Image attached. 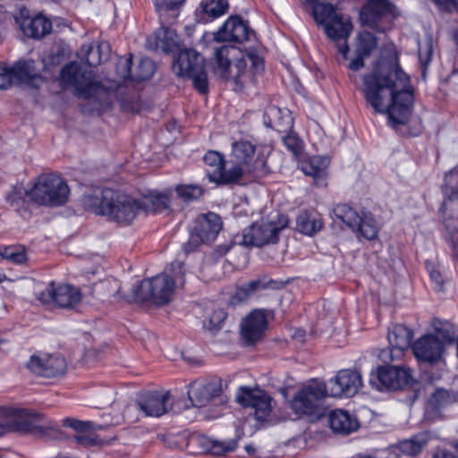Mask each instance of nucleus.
Here are the masks:
<instances>
[{"label":"nucleus","instance_id":"1","mask_svg":"<svg viewBox=\"0 0 458 458\" xmlns=\"http://www.w3.org/2000/svg\"><path fill=\"white\" fill-rule=\"evenodd\" d=\"M363 95L377 113H386L393 125L404 124L411 114L413 94L409 76L396 61L380 62L363 77Z\"/></svg>","mask_w":458,"mask_h":458},{"label":"nucleus","instance_id":"2","mask_svg":"<svg viewBox=\"0 0 458 458\" xmlns=\"http://www.w3.org/2000/svg\"><path fill=\"white\" fill-rule=\"evenodd\" d=\"M184 264L175 260L163 273L143 280L131 288L130 293L123 287L115 293L128 301H150L156 305H165L171 301L175 291L185 284Z\"/></svg>","mask_w":458,"mask_h":458},{"label":"nucleus","instance_id":"3","mask_svg":"<svg viewBox=\"0 0 458 458\" xmlns=\"http://www.w3.org/2000/svg\"><path fill=\"white\" fill-rule=\"evenodd\" d=\"M60 83L64 89H72L77 98L85 100L82 105L84 113L99 114L111 107L109 92L94 81L91 70L76 62L63 67Z\"/></svg>","mask_w":458,"mask_h":458},{"label":"nucleus","instance_id":"4","mask_svg":"<svg viewBox=\"0 0 458 458\" xmlns=\"http://www.w3.org/2000/svg\"><path fill=\"white\" fill-rule=\"evenodd\" d=\"M263 59L256 55H245L239 48L222 46L215 49L212 59L214 73L233 81L237 89L255 82V73L262 70Z\"/></svg>","mask_w":458,"mask_h":458},{"label":"nucleus","instance_id":"5","mask_svg":"<svg viewBox=\"0 0 458 458\" xmlns=\"http://www.w3.org/2000/svg\"><path fill=\"white\" fill-rule=\"evenodd\" d=\"M82 202L86 209L123 225H130L144 207L140 200L108 188L84 195Z\"/></svg>","mask_w":458,"mask_h":458},{"label":"nucleus","instance_id":"6","mask_svg":"<svg viewBox=\"0 0 458 458\" xmlns=\"http://www.w3.org/2000/svg\"><path fill=\"white\" fill-rule=\"evenodd\" d=\"M70 189L66 182L55 174L40 175L27 192L30 200L40 206L58 207L68 200Z\"/></svg>","mask_w":458,"mask_h":458},{"label":"nucleus","instance_id":"7","mask_svg":"<svg viewBox=\"0 0 458 458\" xmlns=\"http://www.w3.org/2000/svg\"><path fill=\"white\" fill-rule=\"evenodd\" d=\"M329 396L326 383L312 380L296 393L291 402L293 411L298 415L319 419L325 414L324 400Z\"/></svg>","mask_w":458,"mask_h":458},{"label":"nucleus","instance_id":"8","mask_svg":"<svg viewBox=\"0 0 458 458\" xmlns=\"http://www.w3.org/2000/svg\"><path fill=\"white\" fill-rule=\"evenodd\" d=\"M172 69L177 76L191 79L195 89L199 93H207L208 81L204 58L196 50L191 48L181 50L173 62Z\"/></svg>","mask_w":458,"mask_h":458},{"label":"nucleus","instance_id":"9","mask_svg":"<svg viewBox=\"0 0 458 458\" xmlns=\"http://www.w3.org/2000/svg\"><path fill=\"white\" fill-rule=\"evenodd\" d=\"M397 15L395 5L389 0H367L360 11V21L363 26L385 32Z\"/></svg>","mask_w":458,"mask_h":458},{"label":"nucleus","instance_id":"10","mask_svg":"<svg viewBox=\"0 0 458 458\" xmlns=\"http://www.w3.org/2000/svg\"><path fill=\"white\" fill-rule=\"evenodd\" d=\"M170 393L151 391L139 396L135 403L129 404L123 416L131 422L139 420L140 412L146 417H160L172 408Z\"/></svg>","mask_w":458,"mask_h":458},{"label":"nucleus","instance_id":"11","mask_svg":"<svg viewBox=\"0 0 458 458\" xmlns=\"http://www.w3.org/2000/svg\"><path fill=\"white\" fill-rule=\"evenodd\" d=\"M288 219L285 216L276 215V219H262L252 224L242 233V243L245 246L261 247L267 244H275L278 241L280 231L286 228Z\"/></svg>","mask_w":458,"mask_h":458},{"label":"nucleus","instance_id":"12","mask_svg":"<svg viewBox=\"0 0 458 458\" xmlns=\"http://www.w3.org/2000/svg\"><path fill=\"white\" fill-rule=\"evenodd\" d=\"M13 424L16 430L22 432H38L42 437L62 439L64 433L52 421H45L39 413L26 410H15L13 412Z\"/></svg>","mask_w":458,"mask_h":458},{"label":"nucleus","instance_id":"13","mask_svg":"<svg viewBox=\"0 0 458 458\" xmlns=\"http://www.w3.org/2000/svg\"><path fill=\"white\" fill-rule=\"evenodd\" d=\"M26 367L37 376L55 377L65 373L66 362L60 355L38 353L30 356Z\"/></svg>","mask_w":458,"mask_h":458},{"label":"nucleus","instance_id":"14","mask_svg":"<svg viewBox=\"0 0 458 458\" xmlns=\"http://www.w3.org/2000/svg\"><path fill=\"white\" fill-rule=\"evenodd\" d=\"M223 223L221 217L209 212L196 219L194 233L191 234L189 245L196 247L200 243H209L216 240L221 231Z\"/></svg>","mask_w":458,"mask_h":458},{"label":"nucleus","instance_id":"15","mask_svg":"<svg viewBox=\"0 0 458 458\" xmlns=\"http://www.w3.org/2000/svg\"><path fill=\"white\" fill-rule=\"evenodd\" d=\"M412 337V331L404 325L393 326L388 332L390 348L382 350L379 358L386 363L400 359L411 345Z\"/></svg>","mask_w":458,"mask_h":458},{"label":"nucleus","instance_id":"16","mask_svg":"<svg viewBox=\"0 0 458 458\" xmlns=\"http://www.w3.org/2000/svg\"><path fill=\"white\" fill-rule=\"evenodd\" d=\"M327 386L329 396L351 397L358 393L362 386L361 375L357 370L342 369Z\"/></svg>","mask_w":458,"mask_h":458},{"label":"nucleus","instance_id":"17","mask_svg":"<svg viewBox=\"0 0 458 458\" xmlns=\"http://www.w3.org/2000/svg\"><path fill=\"white\" fill-rule=\"evenodd\" d=\"M236 400L244 407L253 408L258 420H265L271 411V398L261 389L241 387L236 395Z\"/></svg>","mask_w":458,"mask_h":458},{"label":"nucleus","instance_id":"18","mask_svg":"<svg viewBox=\"0 0 458 458\" xmlns=\"http://www.w3.org/2000/svg\"><path fill=\"white\" fill-rule=\"evenodd\" d=\"M445 350L444 343L433 334L422 335L412 344V352L417 360L430 365L443 358Z\"/></svg>","mask_w":458,"mask_h":458},{"label":"nucleus","instance_id":"19","mask_svg":"<svg viewBox=\"0 0 458 458\" xmlns=\"http://www.w3.org/2000/svg\"><path fill=\"white\" fill-rule=\"evenodd\" d=\"M352 30V24L348 17L338 13L335 18L326 24L324 30L326 35L333 41H342L337 44L338 53L342 54L344 59L347 58L349 47L347 38Z\"/></svg>","mask_w":458,"mask_h":458},{"label":"nucleus","instance_id":"20","mask_svg":"<svg viewBox=\"0 0 458 458\" xmlns=\"http://www.w3.org/2000/svg\"><path fill=\"white\" fill-rule=\"evenodd\" d=\"M253 31L247 22L239 16L229 17L217 32L214 34L216 41L242 43L250 39Z\"/></svg>","mask_w":458,"mask_h":458},{"label":"nucleus","instance_id":"21","mask_svg":"<svg viewBox=\"0 0 458 458\" xmlns=\"http://www.w3.org/2000/svg\"><path fill=\"white\" fill-rule=\"evenodd\" d=\"M267 326L266 311L264 310H254L242 323V336L247 344H254L262 337Z\"/></svg>","mask_w":458,"mask_h":458},{"label":"nucleus","instance_id":"22","mask_svg":"<svg viewBox=\"0 0 458 458\" xmlns=\"http://www.w3.org/2000/svg\"><path fill=\"white\" fill-rule=\"evenodd\" d=\"M10 79L13 85L27 84L37 87V81L40 79L35 62L32 60H19L12 66H8Z\"/></svg>","mask_w":458,"mask_h":458},{"label":"nucleus","instance_id":"23","mask_svg":"<svg viewBox=\"0 0 458 458\" xmlns=\"http://www.w3.org/2000/svg\"><path fill=\"white\" fill-rule=\"evenodd\" d=\"M255 168L242 165L240 163H231L228 168L225 165L221 170H213L208 173L210 182L216 184H229L238 182L244 175L254 174Z\"/></svg>","mask_w":458,"mask_h":458},{"label":"nucleus","instance_id":"24","mask_svg":"<svg viewBox=\"0 0 458 458\" xmlns=\"http://www.w3.org/2000/svg\"><path fill=\"white\" fill-rule=\"evenodd\" d=\"M221 393L218 382L193 383L188 391L189 398L195 407H205Z\"/></svg>","mask_w":458,"mask_h":458},{"label":"nucleus","instance_id":"25","mask_svg":"<svg viewBox=\"0 0 458 458\" xmlns=\"http://www.w3.org/2000/svg\"><path fill=\"white\" fill-rule=\"evenodd\" d=\"M330 160L327 157L314 156L301 162V170L310 176L318 186H325L327 177V167Z\"/></svg>","mask_w":458,"mask_h":458},{"label":"nucleus","instance_id":"26","mask_svg":"<svg viewBox=\"0 0 458 458\" xmlns=\"http://www.w3.org/2000/svg\"><path fill=\"white\" fill-rule=\"evenodd\" d=\"M329 424L335 433L344 436L354 432L360 426L357 418L344 410L332 411Z\"/></svg>","mask_w":458,"mask_h":458},{"label":"nucleus","instance_id":"27","mask_svg":"<svg viewBox=\"0 0 458 458\" xmlns=\"http://www.w3.org/2000/svg\"><path fill=\"white\" fill-rule=\"evenodd\" d=\"M81 293L79 288L71 284L55 285L54 306L62 309H74L81 301Z\"/></svg>","mask_w":458,"mask_h":458},{"label":"nucleus","instance_id":"28","mask_svg":"<svg viewBox=\"0 0 458 458\" xmlns=\"http://www.w3.org/2000/svg\"><path fill=\"white\" fill-rule=\"evenodd\" d=\"M21 28L28 37L41 38L51 31L52 22L46 16L38 14L23 19Z\"/></svg>","mask_w":458,"mask_h":458},{"label":"nucleus","instance_id":"29","mask_svg":"<svg viewBox=\"0 0 458 458\" xmlns=\"http://www.w3.org/2000/svg\"><path fill=\"white\" fill-rule=\"evenodd\" d=\"M264 123L267 127L286 132L293 127V118L287 111L283 112L280 108L271 106L264 114Z\"/></svg>","mask_w":458,"mask_h":458},{"label":"nucleus","instance_id":"30","mask_svg":"<svg viewBox=\"0 0 458 458\" xmlns=\"http://www.w3.org/2000/svg\"><path fill=\"white\" fill-rule=\"evenodd\" d=\"M109 53V45L107 42H101L97 46L93 44L83 45L78 56L81 61L87 63L89 67H94L101 64L107 58Z\"/></svg>","mask_w":458,"mask_h":458},{"label":"nucleus","instance_id":"31","mask_svg":"<svg viewBox=\"0 0 458 458\" xmlns=\"http://www.w3.org/2000/svg\"><path fill=\"white\" fill-rule=\"evenodd\" d=\"M255 153V147L249 141H237L233 144L230 163H240L242 165L252 166L257 169L258 165H263L262 161H256L251 165L250 161L253 159Z\"/></svg>","mask_w":458,"mask_h":458},{"label":"nucleus","instance_id":"32","mask_svg":"<svg viewBox=\"0 0 458 458\" xmlns=\"http://www.w3.org/2000/svg\"><path fill=\"white\" fill-rule=\"evenodd\" d=\"M397 373L396 368L394 366L379 367L376 374L371 373L369 383L378 390L383 387L396 389L397 384L394 377H397Z\"/></svg>","mask_w":458,"mask_h":458},{"label":"nucleus","instance_id":"33","mask_svg":"<svg viewBox=\"0 0 458 458\" xmlns=\"http://www.w3.org/2000/svg\"><path fill=\"white\" fill-rule=\"evenodd\" d=\"M323 227L321 218L315 213L307 210L301 211L296 218V228L306 235H313Z\"/></svg>","mask_w":458,"mask_h":458},{"label":"nucleus","instance_id":"34","mask_svg":"<svg viewBox=\"0 0 458 458\" xmlns=\"http://www.w3.org/2000/svg\"><path fill=\"white\" fill-rule=\"evenodd\" d=\"M155 48L171 52L178 47L179 37L174 30L161 27L155 31Z\"/></svg>","mask_w":458,"mask_h":458},{"label":"nucleus","instance_id":"35","mask_svg":"<svg viewBox=\"0 0 458 458\" xmlns=\"http://www.w3.org/2000/svg\"><path fill=\"white\" fill-rule=\"evenodd\" d=\"M227 0L202 1L200 4V13H203V16L200 18V21L203 22H208L211 20L220 17L227 11Z\"/></svg>","mask_w":458,"mask_h":458},{"label":"nucleus","instance_id":"36","mask_svg":"<svg viewBox=\"0 0 458 458\" xmlns=\"http://www.w3.org/2000/svg\"><path fill=\"white\" fill-rule=\"evenodd\" d=\"M377 47V38L367 31H360L356 37L355 53L369 57Z\"/></svg>","mask_w":458,"mask_h":458},{"label":"nucleus","instance_id":"37","mask_svg":"<svg viewBox=\"0 0 458 458\" xmlns=\"http://www.w3.org/2000/svg\"><path fill=\"white\" fill-rule=\"evenodd\" d=\"M312 13L316 22L323 27L338 14L335 6L327 3L314 4Z\"/></svg>","mask_w":458,"mask_h":458},{"label":"nucleus","instance_id":"38","mask_svg":"<svg viewBox=\"0 0 458 458\" xmlns=\"http://www.w3.org/2000/svg\"><path fill=\"white\" fill-rule=\"evenodd\" d=\"M267 288V284L262 280H252L235 291L234 298L239 301H244Z\"/></svg>","mask_w":458,"mask_h":458},{"label":"nucleus","instance_id":"39","mask_svg":"<svg viewBox=\"0 0 458 458\" xmlns=\"http://www.w3.org/2000/svg\"><path fill=\"white\" fill-rule=\"evenodd\" d=\"M238 439L239 437L227 440L211 439L208 441V449L214 455H225L237 448Z\"/></svg>","mask_w":458,"mask_h":458},{"label":"nucleus","instance_id":"40","mask_svg":"<svg viewBox=\"0 0 458 458\" xmlns=\"http://www.w3.org/2000/svg\"><path fill=\"white\" fill-rule=\"evenodd\" d=\"M141 204L144 205L143 210L146 211H160L170 206V198L166 194L156 193L146 198Z\"/></svg>","mask_w":458,"mask_h":458},{"label":"nucleus","instance_id":"41","mask_svg":"<svg viewBox=\"0 0 458 458\" xmlns=\"http://www.w3.org/2000/svg\"><path fill=\"white\" fill-rule=\"evenodd\" d=\"M175 192L179 199L190 202L199 199L203 195L204 190L197 184H180L175 187Z\"/></svg>","mask_w":458,"mask_h":458},{"label":"nucleus","instance_id":"42","mask_svg":"<svg viewBox=\"0 0 458 458\" xmlns=\"http://www.w3.org/2000/svg\"><path fill=\"white\" fill-rule=\"evenodd\" d=\"M155 63L148 57L140 59L133 71L132 81H140L148 80L155 72Z\"/></svg>","mask_w":458,"mask_h":458},{"label":"nucleus","instance_id":"43","mask_svg":"<svg viewBox=\"0 0 458 458\" xmlns=\"http://www.w3.org/2000/svg\"><path fill=\"white\" fill-rule=\"evenodd\" d=\"M0 256L14 264H23L27 259L25 250L21 246L0 247Z\"/></svg>","mask_w":458,"mask_h":458},{"label":"nucleus","instance_id":"44","mask_svg":"<svg viewBox=\"0 0 458 458\" xmlns=\"http://www.w3.org/2000/svg\"><path fill=\"white\" fill-rule=\"evenodd\" d=\"M355 230L368 240H372L377 235V226L375 219L370 215H364L360 217V222L357 225Z\"/></svg>","mask_w":458,"mask_h":458},{"label":"nucleus","instance_id":"45","mask_svg":"<svg viewBox=\"0 0 458 458\" xmlns=\"http://www.w3.org/2000/svg\"><path fill=\"white\" fill-rule=\"evenodd\" d=\"M64 425L73 428L77 434H83L90 431L102 430L104 427L92 421H81L72 418H65Z\"/></svg>","mask_w":458,"mask_h":458},{"label":"nucleus","instance_id":"46","mask_svg":"<svg viewBox=\"0 0 458 458\" xmlns=\"http://www.w3.org/2000/svg\"><path fill=\"white\" fill-rule=\"evenodd\" d=\"M435 331L437 333L436 336L444 343L445 348L447 344H453L456 336L454 327L447 321L437 322L435 325Z\"/></svg>","mask_w":458,"mask_h":458},{"label":"nucleus","instance_id":"47","mask_svg":"<svg viewBox=\"0 0 458 458\" xmlns=\"http://www.w3.org/2000/svg\"><path fill=\"white\" fill-rule=\"evenodd\" d=\"M35 295L37 300L42 304L54 305L55 296V283L51 282L46 285H38V288L35 290Z\"/></svg>","mask_w":458,"mask_h":458},{"label":"nucleus","instance_id":"48","mask_svg":"<svg viewBox=\"0 0 458 458\" xmlns=\"http://www.w3.org/2000/svg\"><path fill=\"white\" fill-rule=\"evenodd\" d=\"M425 445V441L420 437L403 440L400 443V450L404 454L414 456L420 454Z\"/></svg>","mask_w":458,"mask_h":458},{"label":"nucleus","instance_id":"49","mask_svg":"<svg viewBox=\"0 0 458 458\" xmlns=\"http://www.w3.org/2000/svg\"><path fill=\"white\" fill-rule=\"evenodd\" d=\"M29 191L24 190L21 186H15L12 191L6 196V200L14 209L18 210L19 208L25 202L24 198L30 197L27 195Z\"/></svg>","mask_w":458,"mask_h":458},{"label":"nucleus","instance_id":"50","mask_svg":"<svg viewBox=\"0 0 458 458\" xmlns=\"http://www.w3.org/2000/svg\"><path fill=\"white\" fill-rule=\"evenodd\" d=\"M203 160L207 165L214 167V170H221L223 166H225L224 157L217 151H208L204 156Z\"/></svg>","mask_w":458,"mask_h":458},{"label":"nucleus","instance_id":"51","mask_svg":"<svg viewBox=\"0 0 458 458\" xmlns=\"http://www.w3.org/2000/svg\"><path fill=\"white\" fill-rule=\"evenodd\" d=\"M116 72L121 79H131L133 72L131 71V55L128 58H120L117 62Z\"/></svg>","mask_w":458,"mask_h":458},{"label":"nucleus","instance_id":"52","mask_svg":"<svg viewBox=\"0 0 458 458\" xmlns=\"http://www.w3.org/2000/svg\"><path fill=\"white\" fill-rule=\"evenodd\" d=\"M94 431L77 434L74 437L76 443L83 447H89L101 445V441L93 434Z\"/></svg>","mask_w":458,"mask_h":458},{"label":"nucleus","instance_id":"53","mask_svg":"<svg viewBox=\"0 0 458 458\" xmlns=\"http://www.w3.org/2000/svg\"><path fill=\"white\" fill-rule=\"evenodd\" d=\"M185 0H153L158 11H172L180 8Z\"/></svg>","mask_w":458,"mask_h":458},{"label":"nucleus","instance_id":"54","mask_svg":"<svg viewBox=\"0 0 458 458\" xmlns=\"http://www.w3.org/2000/svg\"><path fill=\"white\" fill-rule=\"evenodd\" d=\"M284 146L292 151L294 155H297L301 150V141L300 139L293 134H288L283 138Z\"/></svg>","mask_w":458,"mask_h":458},{"label":"nucleus","instance_id":"55","mask_svg":"<svg viewBox=\"0 0 458 458\" xmlns=\"http://www.w3.org/2000/svg\"><path fill=\"white\" fill-rule=\"evenodd\" d=\"M432 45L430 41H427L423 45L419 46V59L420 62L427 66L431 61Z\"/></svg>","mask_w":458,"mask_h":458},{"label":"nucleus","instance_id":"56","mask_svg":"<svg viewBox=\"0 0 458 458\" xmlns=\"http://www.w3.org/2000/svg\"><path fill=\"white\" fill-rule=\"evenodd\" d=\"M12 86V79H10V73L8 65L5 63H0V89H6Z\"/></svg>","mask_w":458,"mask_h":458},{"label":"nucleus","instance_id":"57","mask_svg":"<svg viewBox=\"0 0 458 458\" xmlns=\"http://www.w3.org/2000/svg\"><path fill=\"white\" fill-rule=\"evenodd\" d=\"M397 370V377H395V381L397 384V388L400 387L402 385L408 384L410 381V378L411 377V370L405 369L403 367L399 365L394 366Z\"/></svg>","mask_w":458,"mask_h":458},{"label":"nucleus","instance_id":"58","mask_svg":"<svg viewBox=\"0 0 458 458\" xmlns=\"http://www.w3.org/2000/svg\"><path fill=\"white\" fill-rule=\"evenodd\" d=\"M360 217L361 216L353 208H352L346 214V216H344L342 222L352 230H355L357 225H359V222H360Z\"/></svg>","mask_w":458,"mask_h":458},{"label":"nucleus","instance_id":"59","mask_svg":"<svg viewBox=\"0 0 458 458\" xmlns=\"http://www.w3.org/2000/svg\"><path fill=\"white\" fill-rule=\"evenodd\" d=\"M449 394L447 391L443 389L437 390L430 398V403L433 405H443L446 399L448 398Z\"/></svg>","mask_w":458,"mask_h":458},{"label":"nucleus","instance_id":"60","mask_svg":"<svg viewBox=\"0 0 458 458\" xmlns=\"http://www.w3.org/2000/svg\"><path fill=\"white\" fill-rule=\"evenodd\" d=\"M352 209L347 204H338L334 208V215L341 221L346 216V214Z\"/></svg>","mask_w":458,"mask_h":458},{"label":"nucleus","instance_id":"61","mask_svg":"<svg viewBox=\"0 0 458 458\" xmlns=\"http://www.w3.org/2000/svg\"><path fill=\"white\" fill-rule=\"evenodd\" d=\"M355 55V57L352 58L349 64V68L352 71H359L364 66V59L367 56L357 55L356 53Z\"/></svg>","mask_w":458,"mask_h":458},{"label":"nucleus","instance_id":"62","mask_svg":"<svg viewBox=\"0 0 458 458\" xmlns=\"http://www.w3.org/2000/svg\"><path fill=\"white\" fill-rule=\"evenodd\" d=\"M225 318L226 314L222 310H216L210 317V323L214 326H218Z\"/></svg>","mask_w":458,"mask_h":458},{"label":"nucleus","instance_id":"63","mask_svg":"<svg viewBox=\"0 0 458 458\" xmlns=\"http://www.w3.org/2000/svg\"><path fill=\"white\" fill-rule=\"evenodd\" d=\"M432 458H458V456L448 450L439 449L434 453Z\"/></svg>","mask_w":458,"mask_h":458},{"label":"nucleus","instance_id":"64","mask_svg":"<svg viewBox=\"0 0 458 458\" xmlns=\"http://www.w3.org/2000/svg\"><path fill=\"white\" fill-rule=\"evenodd\" d=\"M429 276L433 282L437 284L438 286H442L443 284V279L441 276V274L437 270H432L429 273Z\"/></svg>","mask_w":458,"mask_h":458}]
</instances>
